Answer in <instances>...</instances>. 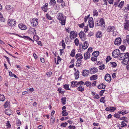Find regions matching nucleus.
<instances>
[{"instance_id":"37","label":"nucleus","mask_w":129,"mask_h":129,"mask_svg":"<svg viewBox=\"0 0 129 129\" xmlns=\"http://www.w3.org/2000/svg\"><path fill=\"white\" fill-rule=\"evenodd\" d=\"M74 41L75 45L76 46H78L79 43V40L77 39V38H76Z\"/></svg>"},{"instance_id":"9","label":"nucleus","mask_w":129,"mask_h":129,"mask_svg":"<svg viewBox=\"0 0 129 129\" xmlns=\"http://www.w3.org/2000/svg\"><path fill=\"white\" fill-rule=\"evenodd\" d=\"M10 20L8 21V22L9 24H10V25L11 26H15L16 24V21L14 19H10Z\"/></svg>"},{"instance_id":"55","label":"nucleus","mask_w":129,"mask_h":129,"mask_svg":"<svg viewBox=\"0 0 129 129\" xmlns=\"http://www.w3.org/2000/svg\"><path fill=\"white\" fill-rule=\"evenodd\" d=\"M69 128L70 129H75V127L74 126L70 125L69 126Z\"/></svg>"},{"instance_id":"63","label":"nucleus","mask_w":129,"mask_h":129,"mask_svg":"<svg viewBox=\"0 0 129 129\" xmlns=\"http://www.w3.org/2000/svg\"><path fill=\"white\" fill-rule=\"evenodd\" d=\"M59 8L60 7L59 6L57 5H56V6L55 7V10H58L59 9Z\"/></svg>"},{"instance_id":"35","label":"nucleus","mask_w":129,"mask_h":129,"mask_svg":"<svg viewBox=\"0 0 129 129\" xmlns=\"http://www.w3.org/2000/svg\"><path fill=\"white\" fill-rule=\"evenodd\" d=\"M127 118L126 117H122L121 118H120V119L124 120L126 122H128V121L127 120Z\"/></svg>"},{"instance_id":"28","label":"nucleus","mask_w":129,"mask_h":129,"mask_svg":"<svg viewBox=\"0 0 129 129\" xmlns=\"http://www.w3.org/2000/svg\"><path fill=\"white\" fill-rule=\"evenodd\" d=\"M119 48L121 50L124 51L125 49V46L124 45H122L120 46Z\"/></svg>"},{"instance_id":"34","label":"nucleus","mask_w":129,"mask_h":129,"mask_svg":"<svg viewBox=\"0 0 129 129\" xmlns=\"http://www.w3.org/2000/svg\"><path fill=\"white\" fill-rule=\"evenodd\" d=\"M69 84H66L63 85L65 89L70 90H71V89L69 88Z\"/></svg>"},{"instance_id":"1","label":"nucleus","mask_w":129,"mask_h":129,"mask_svg":"<svg viewBox=\"0 0 129 129\" xmlns=\"http://www.w3.org/2000/svg\"><path fill=\"white\" fill-rule=\"evenodd\" d=\"M57 19L59 20V22L61 23V25L65 24L66 17L63 15V13H58L57 15Z\"/></svg>"},{"instance_id":"62","label":"nucleus","mask_w":129,"mask_h":129,"mask_svg":"<svg viewBox=\"0 0 129 129\" xmlns=\"http://www.w3.org/2000/svg\"><path fill=\"white\" fill-rule=\"evenodd\" d=\"M94 98L98 99L100 97L98 94H96L94 97Z\"/></svg>"},{"instance_id":"48","label":"nucleus","mask_w":129,"mask_h":129,"mask_svg":"<svg viewBox=\"0 0 129 129\" xmlns=\"http://www.w3.org/2000/svg\"><path fill=\"white\" fill-rule=\"evenodd\" d=\"M52 72H50L47 73V75L48 77H50L51 76V75H52Z\"/></svg>"},{"instance_id":"5","label":"nucleus","mask_w":129,"mask_h":129,"mask_svg":"<svg viewBox=\"0 0 129 129\" xmlns=\"http://www.w3.org/2000/svg\"><path fill=\"white\" fill-rule=\"evenodd\" d=\"M125 22L124 24V28L125 30H129V21L127 20H125Z\"/></svg>"},{"instance_id":"58","label":"nucleus","mask_w":129,"mask_h":129,"mask_svg":"<svg viewBox=\"0 0 129 129\" xmlns=\"http://www.w3.org/2000/svg\"><path fill=\"white\" fill-rule=\"evenodd\" d=\"M127 42V43L129 45V36H126V42Z\"/></svg>"},{"instance_id":"39","label":"nucleus","mask_w":129,"mask_h":129,"mask_svg":"<svg viewBox=\"0 0 129 129\" xmlns=\"http://www.w3.org/2000/svg\"><path fill=\"white\" fill-rule=\"evenodd\" d=\"M34 40L36 41H37L39 40V37L37 35H35L34 37Z\"/></svg>"},{"instance_id":"22","label":"nucleus","mask_w":129,"mask_h":129,"mask_svg":"<svg viewBox=\"0 0 129 129\" xmlns=\"http://www.w3.org/2000/svg\"><path fill=\"white\" fill-rule=\"evenodd\" d=\"M100 52L99 51H95L93 52L92 55L94 57H97L99 55Z\"/></svg>"},{"instance_id":"24","label":"nucleus","mask_w":129,"mask_h":129,"mask_svg":"<svg viewBox=\"0 0 129 129\" xmlns=\"http://www.w3.org/2000/svg\"><path fill=\"white\" fill-rule=\"evenodd\" d=\"M66 110H64L62 111V114L63 116H66L68 115V113L67 112H66Z\"/></svg>"},{"instance_id":"43","label":"nucleus","mask_w":129,"mask_h":129,"mask_svg":"<svg viewBox=\"0 0 129 129\" xmlns=\"http://www.w3.org/2000/svg\"><path fill=\"white\" fill-rule=\"evenodd\" d=\"M105 97H102L100 99V101L101 102H103V103H104L105 102V100H104Z\"/></svg>"},{"instance_id":"27","label":"nucleus","mask_w":129,"mask_h":129,"mask_svg":"<svg viewBox=\"0 0 129 129\" xmlns=\"http://www.w3.org/2000/svg\"><path fill=\"white\" fill-rule=\"evenodd\" d=\"M110 64L111 65V66L113 68H115L117 66V64L115 62H111L110 63Z\"/></svg>"},{"instance_id":"20","label":"nucleus","mask_w":129,"mask_h":129,"mask_svg":"<svg viewBox=\"0 0 129 129\" xmlns=\"http://www.w3.org/2000/svg\"><path fill=\"white\" fill-rule=\"evenodd\" d=\"M89 71L86 70H84L82 73V75L84 76H87L88 75Z\"/></svg>"},{"instance_id":"30","label":"nucleus","mask_w":129,"mask_h":129,"mask_svg":"<svg viewBox=\"0 0 129 129\" xmlns=\"http://www.w3.org/2000/svg\"><path fill=\"white\" fill-rule=\"evenodd\" d=\"M89 25L90 28H92L94 26V22L93 21L89 22L88 21Z\"/></svg>"},{"instance_id":"47","label":"nucleus","mask_w":129,"mask_h":129,"mask_svg":"<svg viewBox=\"0 0 129 129\" xmlns=\"http://www.w3.org/2000/svg\"><path fill=\"white\" fill-rule=\"evenodd\" d=\"M93 15L94 16L96 15V16H97L98 15V13L97 11L96 10H94L93 11Z\"/></svg>"},{"instance_id":"14","label":"nucleus","mask_w":129,"mask_h":129,"mask_svg":"<svg viewBox=\"0 0 129 129\" xmlns=\"http://www.w3.org/2000/svg\"><path fill=\"white\" fill-rule=\"evenodd\" d=\"M18 26L19 28L22 30H25L27 29L26 26L22 23L19 24Z\"/></svg>"},{"instance_id":"51","label":"nucleus","mask_w":129,"mask_h":129,"mask_svg":"<svg viewBox=\"0 0 129 129\" xmlns=\"http://www.w3.org/2000/svg\"><path fill=\"white\" fill-rule=\"evenodd\" d=\"M97 59V58L92 57L91 58V60L92 61H96Z\"/></svg>"},{"instance_id":"64","label":"nucleus","mask_w":129,"mask_h":129,"mask_svg":"<svg viewBox=\"0 0 129 129\" xmlns=\"http://www.w3.org/2000/svg\"><path fill=\"white\" fill-rule=\"evenodd\" d=\"M85 28H84V31L85 32H86L88 30V28L87 26H85Z\"/></svg>"},{"instance_id":"31","label":"nucleus","mask_w":129,"mask_h":129,"mask_svg":"<svg viewBox=\"0 0 129 129\" xmlns=\"http://www.w3.org/2000/svg\"><path fill=\"white\" fill-rule=\"evenodd\" d=\"M84 32H80L79 34V36L80 38L82 40H83L82 38L83 37V35H84Z\"/></svg>"},{"instance_id":"53","label":"nucleus","mask_w":129,"mask_h":129,"mask_svg":"<svg viewBox=\"0 0 129 129\" xmlns=\"http://www.w3.org/2000/svg\"><path fill=\"white\" fill-rule=\"evenodd\" d=\"M46 17H47V18L48 19H49V20H52V17L50 16H49V15L48 14H46Z\"/></svg>"},{"instance_id":"49","label":"nucleus","mask_w":129,"mask_h":129,"mask_svg":"<svg viewBox=\"0 0 129 129\" xmlns=\"http://www.w3.org/2000/svg\"><path fill=\"white\" fill-rule=\"evenodd\" d=\"M121 124L122 125V126H121V127H122L125 126H126L127 125V124L125 123L124 121H122L121 122Z\"/></svg>"},{"instance_id":"57","label":"nucleus","mask_w":129,"mask_h":129,"mask_svg":"<svg viewBox=\"0 0 129 129\" xmlns=\"http://www.w3.org/2000/svg\"><path fill=\"white\" fill-rule=\"evenodd\" d=\"M84 83V82H83L82 81H81L79 82H78V84L80 85H83Z\"/></svg>"},{"instance_id":"46","label":"nucleus","mask_w":129,"mask_h":129,"mask_svg":"<svg viewBox=\"0 0 129 129\" xmlns=\"http://www.w3.org/2000/svg\"><path fill=\"white\" fill-rule=\"evenodd\" d=\"M62 46L63 49H64L65 48L66 45L64 43V41L63 40H62Z\"/></svg>"},{"instance_id":"25","label":"nucleus","mask_w":129,"mask_h":129,"mask_svg":"<svg viewBox=\"0 0 129 129\" xmlns=\"http://www.w3.org/2000/svg\"><path fill=\"white\" fill-rule=\"evenodd\" d=\"M77 89L78 90L81 92L83 91L84 90V87L83 86H80L78 87Z\"/></svg>"},{"instance_id":"50","label":"nucleus","mask_w":129,"mask_h":129,"mask_svg":"<svg viewBox=\"0 0 129 129\" xmlns=\"http://www.w3.org/2000/svg\"><path fill=\"white\" fill-rule=\"evenodd\" d=\"M68 123L67 122H65L62 123L60 125L61 126H63L64 127H66V126L67 125Z\"/></svg>"},{"instance_id":"15","label":"nucleus","mask_w":129,"mask_h":129,"mask_svg":"<svg viewBox=\"0 0 129 129\" xmlns=\"http://www.w3.org/2000/svg\"><path fill=\"white\" fill-rule=\"evenodd\" d=\"M115 27L113 26H110L107 28V31L108 32L113 31L115 29Z\"/></svg>"},{"instance_id":"45","label":"nucleus","mask_w":129,"mask_h":129,"mask_svg":"<svg viewBox=\"0 0 129 129\" xmlns=\"http://www.w3.org/2000/svg\"><path fill=\"white\" fill-rule=\"evenodd\" d=\"M23 38L25 39H26L28 40H31V41L34 42L33 40L28 36H23Z\"/></svg>"},{"instance_id":"13","label":"nucleus","mask_w":129,"mask_h":129,"mask_svg":"<svg viewBox=\"0 0 129 129\" xmlns=\"http://www.w3.org/2000/svg\"><path fill=\"white\" fill-rule=\"evenodd\" d=\"M129 61V58L128 57H126L122 61V62L123 63L122 64H124V65H127L128 64V62Z\"/></svg>"},{"instance_id":"33","label":"nucleus","mask_w":129,"mask_h":129,"mask_svg":"<svg viewBox=\"0 0 129 129\" xmlns=\"http://www.w3.org/2000/svg\"><path fill=\"white\" fill-rule=\"evenodd\" d=\"M5 98L4 95H0V101H4L5 100Z\"/></svg>"},{"instance_id":"21","label":"nucleus","mask_w":129,"mask_h":129,"mask_svg":"<svg viewBox=\"0 0 129 129\" xmlns=\"http://www.w3.org/2000/svg\"><path fill=\"white\" fill-rule=\"evenodd\" d=\"M47 5L48 4L46 3L45 5H44L42 7V10L45 12H46L47 10Z\"/></svg>"},{"instance_id":"42","label":"nucleus","mask_w":129,"mask_h":129,"mask_svg":"<svg viewBox=\"0 0 129 129\" xmlns=\"http://www.w3.org/2000/svg\"><path fill=\"white\" fill-rule=\"evenodd\" d=\"M111 59V58L110 56H108L106 58V62H108Z\"/></svg>"},{"instance_id":"3","label":"nucleus","mask_w":129,"mask_h":129,"mask_svg":"<svg viewBox=\"0 0 129 129\" xmlns=\"http://www.w3.org/2000/svg\"><path fill=\"white\" fill-rule=\"evenodd\" d=\"M31 23L33 26L35 27L38 24V20L37 18H34L31 21Z\"/></svg>"},{"instance_id":"29","label":"nucleus","mask_w":129,"mask_h":129,"mask_svg":"<svg viewBox=\"0 0 129 129\" xmlns=\"http://www.w3.org/2000/svg\"><path fill=\"white\" fill-rule=\"evenodd\" d=\"M66 97H62V98L61 100V102L62 104L64 105L65 104V103L66 102Z\"/></svg>"},{"instance_id":"36","label":"nucleus","mask_w":129,"mask_h":129,"mask_svg":"<svg viewBox=\"0 0 129 129\" xmlns=\"http://www.w3.org/2000/svg\"><path fill=\"white\" fill-rule=\"evenodd\" d=\"M124 1H121L120 3L119 4L118 6L120 8H122L124 4Z\"/></svg>"},{"instance_id":"40","label":"nucleus","mask_w":129,"mask_h":129,"mask_svg":"<svg viewBox=\"0 0 129 129\" xmlns=\"http://www.w3.org/2000/svg\"><path fill=\"white\" fill-rule=\"evenodd\" d=\"M56 3V2L55 0H51L50 2V4L51 5H54Z\"/></svg>"},{"instance_id":"41","label":"nucleus","mask_w":129,"mask_h":129,"mask_svg":"<svg viewBox=\"0 0 129 129\" xmlns=\"http://www.w3.org/2000/svg\"><path fill=\"white\" fill-rule=\"evenodd\" d=\"M99 68L100 70H102L104 69L105 68V65L103 64L100 66L99 67Z\"/></svg>"},{"instance_id":"61","label":"nucleus","mask_w":129,"mask_h":129,"mask_svg":"<svg viewBox=\"0 0 129 129\" xmlns=\"http://www.w3.org/2000/svg\"><path fill=\"white\" fill-rule=\"evenodd\" d=\"M5 20V18L3 17H1L0 18V20L2 22H4Z\"/></svg>"},{"instance_id":"32","label":"nucleus","mask_w":129,"mask_h":129,"mask_svg":"<svg viewBox=\"0 0 129 129\" xmlns=\"http://www.w3.org/2000/svg\"><path fill=\"white\" fill-rule=\"evenodd\" d=\"M75 54V51L74 49H73L71 51L70 56L72 57H74Z\"/></svg>"},{"instance_id":"12","label":"nucleus","mask_w":129,"mask_h":129,"mask_svg":"<svg viewBox=\"0 0 129 129\" xmlns=\"http://www.w3.org/2000/svg\"><path fill=\"white\" fill-rule=\"evenodd\" d=\"M98 70L97 68L94 67L93 68H91L90 70L89 73L91 74H94L95 73L98 72Z\"/></svg>"},{"instance_id":"56","label":"nucleus","mask_w":129,"mask_h":129,"mask_svg":"<svg viewBox=\"0 0 129 129\" xmlns=\"http://www.w3.org/2000/svg\"><path fill=\"white\" fill-rule=\"evenodd\" d=\"M9 105V103L8 102H7L6 101L5 102V104L4 105V106H5V107L6 108L8 107V106Z\"/></svg>"},{"instance_id":"11","label":"nucleus","mask_w":129,"mask_h":129,"mask_svg":"<svg viewBox=\"0 0 129 129\" xmlns=\"http://www.w3.org/2000/svg\"><path fill=\"white\" fill-rule=\"evenodd\" d=\"M76 58L77 59V61H80L83 58V57L81 53H78L75 56Z\"/></svg>"},{"instance_id":"16","label":"nucleus","mask_w":129,"mask_h":129,"mask_svg":"<svg viewBox=\"0 0 129 129\" xmlns=\"http://www.w3.org/2000/svg\"><path fill=\"white\" fill-rule=\"evenodd\" d=\"M88 42L86 41H85V42L82 45V48L84 49H86L88 46Z\"/></svg>"},{"instance_id":"52","label":"nucleus","mask_w":129,"mask_h":129,"mask_svg":"<svg viewBox=\"0 0 129 129\" xmlns=\"http://www.w3.org/2000/svg\"><path fill=\"white\" fill-rule=\"evenodd\" d=\"M114 115L115 117L117 118H120V115L117 114L115 113Z\"/></svg>"},{"instance_id":"6","label":"nucleus","mask_w":129,"mask_h":129,"mask_svg":"<svg viewBox=\"0 0 129 129\" xmlns=\"http://www.w3.org/2000/svg\"><path fill=\"white\" fill-rule=\"evenodd\" d=\"M126 57V53H122L119 55L118 56V58L120 60H122L124 59Z\"/></svg>"},{"instance_id":"18","label":"nucleus","mask_w":129,"mask_h":129,"mask_svg":"<svg viewBox=\"0 0 129 129\" xmlns=\"http://www.w3.org/2000/svg\"><path fill=\"white\" fill-rule=\"evenodd\" d=\"M102 36V32L100 31H98L96 33V36L97 38H100Z\"/></svg>"},{"instance_id":"4","label":"nucleus","mask_w":129,"mask_h":129,"mask_svg":"<svg viewBox=\"0 0 129 129\" xmlns=\"http://www.w3.org/2000/svg\"><path fill=\"white\" fill-rule=\"evenodd\" d=\"M120 51L119 49H116L113 51L112 53V55L114 58L118 57L120 54Z\"/></svg>"},{"instance_id":"7","label":"nucleus","mask_w":129,"mask_h":129,"mask_svg":"<svg viewBox=\"0 0 129 129\" xmlns=\"http://www.w3.org/2000/svg\"><path fill=\"white\" fill-rule=\"evenodd\" d=\"M6 9L10 12L12 13L14 10V8L10 5L6 6L5 7Z\"/></svg>"},{"instance_id":"60","label":"nucleus","mask_w":129,"mask_h":129,"mask_svg":"<svg viewBox=\"0 0 129 129\" xmlns=\"http://www.w3.org/2000/svg\"><path fill=\"white\" fill-rule=\"evenodd\" d=\"M111 112H113L115 110L116 108L115 107H111Z\"/></svg>"},{"instance_id":"44","label":"nucleus","mask_w":129,"mask_h":129,"mask_svg":"<svg viewBox=\"0 0 129 129\" xmlns=\"http://www.w3.org/2000/svg\"><path fill=\"white\" fill-rule=\"evenodd\" d=\"M6 125L8 128H10L11 127V125L9 121H7Z\"/></svg>"},{"instance_id":"19","label":"nucleus","mask_w":129,"mask_h":129,"mask_svg":"<svg viewBox=\"0 0 129 129\" xmlns=\"http://www.w3.org/2000/svg\"><path fill=\"white\" fill-rule=\"evenodd\" d=\"M106 85L103 83H101L98 86V88L100 89H102L105 88Z\"/></svg>"},{"instance_id":"23","label":"nucleus","mask_w":129,"mask_h":129,"mask_svg":"<svg viewBox=\"0 0 129 129\" xmlns=\"http://www.w3.org/2000/svg\"><path fill=\"white\" fill-rule=\"evenodd\" d=\"M98 76L96 75H92L90 78V80H95L97 79Z\"/></svg>"},{"instance_id":"26","label":"nucleus","mask_w":129,"mask_h":129,"mask_svg":"<svg viewBox=\"0 0 129 129\" xmlns=\"http://www.w3.org/2000/svg\"><path fill=\"white\" fill-rule=\"evenodd\" d=\"M70 36L71 35L74 36V37H76L77 35V34L76 32H75L74 31H71L70 33Z\"/></svg>"},{"instance_id":"54","label":"nucleus","mask_w":129,"mask_h":129,"mask_svg":"<svg viewBox=\"0 0 129 129\" xmlns=\"http://www.w3.org/2000/svg\"><path fill=\"white\" fill-rule=\"evenodd\" d=\"M51 121L52 123H53L55 121V119L54 117H52L51 118Z\"/></svg>"},{"instance_id":"2","label":"nucleus","mask_w":129,"mask_h":129,"mask_svg":"<svg viewBox=\"0 0 129 129\" xmlns=\"http://www.w3.org/2000/svg\"><path fill=\"white\" fill-rule=\"evenodd\" d=\"M98 21L97 20L95 22V26H102L103 24H105V22L103 18L100 19V20L99 22H98Z\"/></svg>"},{"instance_id":"10","label":"nucleus","mask_w":129,"mask_h":129,"mask_svg":"<svg viewBox=\"0 0 129 129\" xmlns=\"http://www.w3.org/2000/svg\"><path fill=\"white\" fill-rule=\"evenodd\" d=\"M105 79L108 82H110L111 80V77L110 75L107 74L105 77Z\"/></svg>"},{"instance_id":"38","label":"nucleus","mask_w":129,"mask_h":129,"mask_svg":"<svg viewBox=\"0 0 129 129\" xmlns=\"http://www.w3.org/2000/svg\"><path fill=\"white\" fill-rule=\"evenodd\" d=\"M91 83L90 82H89L88 81H87L85 82V83L84 85H86L87 87H88L89 86V85H90V86H91Z\"/></svg>"},{"instance_id":"8","label":"nucleus","mask_w":129,"mask_h":129,"mask_svg":"<svg viewBox=\"0 0 129 129\" xmlns=\"http://www.w3.org/2000/svg\"><path fill=\"white\" fill-rule=\"evenodd\" d=\"M121 40L120 38H118L116 39L114 42V44L117 45H119L121 43Z\"/></svg>"},{"instance_id":"17","label":"nucleus","mask_w":129,"mask_h":129,"mask_svg":"<svg viewBox=\"0 0 129 129\" xmlns=\"http://www.w3.org/2000/svg\"><path fill=\"white\" fill-rule=\"evenodd\" d=\"M90 54L88 52L85 53L84 55V58L85 60H86L90 58Z\"/></svg>"},{"instance_id":"59","label":"nucleus","mask_w":129,"mask_h":129,"mask_svg":"<svg viewBox=\"0 0 129 129\" xmlns=\"http://www.w3.org/2000/svg\"><path fill=\"white\" fill-rule=\"evenodd\" d=\"M128 7H124L123 8V10L125 12H127L128 10Z\"/></svg>"}]
</instances>
